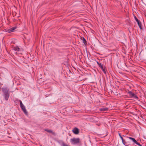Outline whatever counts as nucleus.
Listing matches in <instances>:
<instances>
[{"label": "nucleus", "instance_id": "obj_13", "mask_svg": "<svg viewBox=\"0 0 146 146\" xmlns=\"http://www.w3.org/2000/svg\"><path fill=\"white\" fill-rule=\"evenodd\" d=\"M131 98H134L136 99H138V98L137 96L134 94H133V96Z\"/></svg>", "mask_w": 146, "mask_h": 146}, {"label": "nucleus", "instance_id": "obj_22", "mask_svg": "<svg viewBox=\"0 0 146 146\" xmlns=\"http://www.w3.org/2000/svg\"><path fill=\"white\" fill-rule=\"evenodd\" d=\"M121 139L122 140V143H123L124 142V141L123 140V138H122V139Z\"/></svg>", "mask_w": 146, "mask_h": 146}, {"label": "nucleus", "instance_id": "obj_17", "mask_svg": "<svg viewBox=\"0 0 146 146\" xmlns=\"http://www.w3.org/2000/svg\"><path fill=\"white\" fill-rule=\"evenodd\" d=\"M134 18L135 20L137 22H139L138 19L135 16L134 17Z\"/></svg>", "mask_w": 146, "mask_h": 146}, {"label": "nucleus", "instance_id": "obj_19", "mask_svg": "<svg viewBox=\"0 0 146 146\" xmlns=\"http://www.w3.org/2000/svg\"><path fill=\"white\" fill-rule=\"evenodd\" d=\"M95 61L96 62V63H97V64H98V65L100 67V66H101V65H102V64H101V63H99L98 61H97L96 60H95Z\"/></svg>", "mask_w": 146, "mask_h": 146}, {"label": "nucleus", "instance_id": "obj_15", "mask_svg": "<svg viewBox=\"0 0 146 146\" xmlns=\"http://www.w3.org/2000/svg\"><path fill=\"white\" fill-rule=\"evenodd\" d=\"M128 138L129 139L131 140L133 142H134L135 140V139L134 138H132L131 137H129Z\"/></svg>", "mask_w": 146, "mask_h": 146}, {"label": "nucleus", "instance_id": "obj_5", "mask_svg": "<svg viewBox=\"0 0 146 146\" xmlns=\"http://www.w3.org/2000/svg\"><path fill=\"white\" fill-rule=\"evenodd\" d=\"M103 72L105 74H106V67L105 66H103L102 65H101L100 66Z\"/></svg>", "mask_w": 146, "mask_h": 146}, {"label": "nucleus", "instance_id": "obj_12", "mask_svg": "<svg viewBox=\"0 0 146 146\" xmlns=\"http://www.w3.org/2000/svg\"><path fill=\"white\" fill-rule=\"evenodd\" d=\"M134 143L136 144L137 145L139 146H142V145H141L136 140L133 142Z\"/></svg>", "mask_w": 146, "mask_h": 146}, {"label": "nucleus", "instance_id": "obj_21", "mask_svg": "<svg viewBox=\"0 0 146 146\" xmlns=\"http://www.w3.org/2000/svg\"><path fill=\"white\" fill-rule=\"evenodd\" d=\"M83 42H84V43L85 42V41H86V39L84 38H83Z\"/></svg>", "mask_w": 146, "mask_h": 146}, {"label": "nucleus", "instance_id": "obj_10", "mask_svg": "<svg viewBox=\"0 0 146 146\" xmlns=\"http://www.w3.org/2000/svg\"><path fill=\"white\" fill-rule=\"evenodd\" d=\"M45 131L48 133H51L53 134H54V133L52 131L51 129H45Z\"/></svg>", "mask_w": 146, "mask_h": 146}, {"label": "nucleus", "instance_id": "obj_11", "mask_svg": "<svg viewBox=\"0 0 146 146\" xmlns=\"http://www.w3.org/2000/svg\"><path fill=\"white\" fill-rule=\"evenodd\" d=\"M123 144L125 146H130V145L129 144L128 142H124Z\"/></svg>", "mask_w": 146, "mask_h": 146}, {"label": "nucleus", "instance_id": "obj_9", "mask_svg": "<svg viewBox=\"0 0 146 146\" xmlns=\"http://www.w3.org/2000/svg\"><path fill=\"white\" fill-rule=\"evenodd\" d=\"M128 93L129 94V96L131 98L133 96V94H134L132 92L129 91L128 92Z\"/></svg>", "mask_w": 146, "mask_h": 146}, {"label": "nucleus", "instance_id": "obj_18", "mask_svg": "<svg viewBox=\"0 0 146 146\" xmlns=\"http://www.w3.org/2000/svg\"><path fill=\"white\" fill-rule=\"evenodd\" d=\"M19 102H20V107L24 105L23 104L22 101L21 100H20Z\"/></svg>", "mask_w": 146, "mask_h": 146}, {"label": "nucleus", "instance_id": "obj_16", "mask_svg": "<svg viewBox=\"0 0 146 146\" xmlns=\"http://www.w3.org/2000/svg\"><path fill=\"white\" fill-rule=\"evenodd\" d=\"M137 24L139 27V28L141 29V24L140 22H137Z\"/></svg>", "mask_w": 146, "mask_h": 146}, {"label": "nucleus", "instance_id": "obj_8", "mask_svg": "<svg viewBox=\"0 0 146 146\" xmlns=\"http://www.w3.org/2000/svg\"><path fill=\"white\" fill-rule=\"evenodd\" d=\"M108 110V108H102L100 109V111H107Z\"/></svg>", "mask_w": 146, "mask_h": 146}, {"label": "nucleus", "instance_id": "obj_4", "mask_svg": "<svg viewBox=\"0 0 146 146\" xmlns=\"http://www.w3.org/2000/svg\"><path fill=\"white\" fill-rule=\"evenodd\" d=\"M13 50L16 52H15V53L19 54V52L20 51V49L18 46H16L13 47Z\"/></svg>", "mask_w": 146, "mask_h": 146}, {"label": "nucleus", "instance_id": "obj_3", "mask_svg": "<svg viewBox=\"0 0 146 146\" xmlns=\"http://www.w3.org/2000/svg\"><path fill=\"white\" fill-rule=\"evenodd\" d=\"M17 28V27H12L9 29L7 31L8 33H12L15 31V30Z\"/></svg>", "mask_w": 146, "mask_h": 146}, {"label": "nucleus", "instance_id": "obj_7", "mask_svg": "<svg viewBox=\"0 0 146 146\" xmlns=\"http://www.w3.org/2000/svg\"><path fill=\"white\" fill-rule=\"evenodd\" d=\"M23 110V112L25 114L27 115L28 114V112L27 111L25 107H23V108H21Z\"/></svg>", "mask_w": 146, "mask_h": 146}, {"label": "nucleus", "instance_id": "obj_2", "mask_svg": "<svg viewBox=\"0 0 146 146\" xmlns=\"http://www.w3.org/2000/svg\"><path fill=\"white\" fill-rule=\"evenodd\" d=\"M80 139L79 138L74 137L70 139V142L71 144L76 145L80 143Z\"/></svg>", "mask_w": 146, "mask_h": 146}, {"label": "nucleus", "instance_id": "obj_23", "mask_svg": "<svg viewBox=\"0 0 146 146\" xmlns=\"http://www.w3.org/2000/svg\"><path fill=\"white\" fill-rule=\"evenodd\" d=\"M21 108H23V107H25V106L24 105H23V106H22L20 107Z\"/></svg>", "mask_w": 146, "mask_h": 146}, {"label": "nucleus", "instance_id": "obj_20", "mask_svg": "<svg viewBox=\"0 0 146 146\" xmlns=\"http://www.w3.org/2000/svg\"><path fill=\"white\" fill-rule=\"evenodd\" d=\"M119 135L121 139H122V138H123L121 136V135L120 133H119Z\"/></svg>", "mask_w": 146, "mask_h": 146}, {"label": "nucleus", "instance_id": "obj_6", "mask_svg": "<svg viewBox=\"0 0 146 146\" xmlns=\"http://www.w3.org/2000/svg\"><path fill=\"white\" fill-rule=\"evenodd\" d=\"M72 131L74 134H77L79 132L78 129L76 128L75 127L72 130Z\"/></svg>", "mask_w": 146, "mask_h": 146}, {"label": "nucleus", "instance_id": "obj_14", "mask_svg": "<svg viewBox=\"0 0 146 146\" xmlns=\"http://www.w3.org/2000/svg\"><path fill=\"white\" fill-rule=\"evenodd\" d=\"M62 146H70L67 144H65L64 142H62L61 144Z\"/></svg>", "mask_w": 146, "mask_h": 146}, {"label": "nucleus", "instance_id": "obj_1", "mask_svg": "<svg viewBox=\"0 0 146 146\" xmlns=\"http://www.w3.org/2000/svg\"><path fill=\"white\" fill-rule=\"evenodd\" d=\"M3 96L4 98V100L6 101L8 100L10 96L9 89L7 87L2 88Z\"/></svg>", "mask_w": 146, "mask_h": 146}]
</instances>
